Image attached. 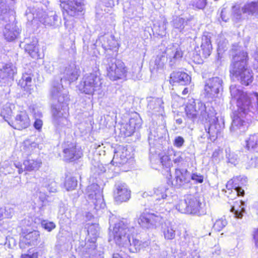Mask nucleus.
I'll list each match as a JSON object with an SVG mask.
<instances>
[{
  "label": "nucleus",
  "instance_id": "obj_21",
  "mask_svg": "<svg viewBox=\"0 0 258 258\" xmlns=\"http://www.w3.org/2000/svg\"><path fill=\"white\" fill-rule=\"evenodd\" d=\"M150 193L151 197H153L157 201L167 199L170 202V199L174 197L171 195V192L169 188L162 185L155 187Z\"/></svg>",
  "mask_w": 258,
  "mask_h": 258
},
{
  "label": "nucleus",
  "instance_id": "obj_4",
  "mask_svg": "<svg viewBox=\"0 0 258 258\" xmlns=\"http://www.w3.org/2000/svg\"><path fill=\"white\" fill-rule=\"evenodd\" d=\"M106 67L107 77L112 81L124 79L126 77L127 70L121 60L113 57H107L103 60Z\"/></svg>",
  "mask_w": 258,
  "mask_h": 258
},
{
  "label": "nucleus",
  "instance_id": "obj_2",
  "mask_svg": "<svg viewBox=\"0 0 258 258\" xmlns=\"http://www.w3.org/2000/svg\"><path fill=\"white\" fill-rule=\"evenodd\" d=\"M247 52H239L233 56L230 68V74L245 86H248L253 81L252 72L247 66Z\"/></svg>",
  "mask_w": 258,
  "mask_h": 258
},
{
  "label": "nucleus",
  "instance_id": "obj_33",
  "mask_svg": "<svg viewBox=\"0 0 258 258\" xmlns=\"http://www.w3.org/2000/svg\"><path fill=\"white\" fill-rule=\"evenodd\" d=\"M246 16V12L244 11V6L240 7L238 5H236L232 7V18L233 21L238 22L244 19Z\"/></svg>",
  "mask_w": 258,
  "mask_h": 258
},
{
  "label": "nucleus",
  "instance_id": "obj_24",
  "mask_svg": "<svg viewBox=\"0 0 258 258\" xmlns=\"http://www.w3.org/2000/svg\"><path fill=\"white\" fill-rule=\"evenodd\" d=\"M141 119L138 118H132L130 119L128 123L124 124L122 128V132L125 136H131L135 131L136 129L141 127Z\"/></svg>",
  "mask_w": 258,
  "mask_h": 258
},
{
  "label": "nucleus",
  "instance_id": "obj_46",
  "mask_svg": "<svg viewBox=\"0 0 258 258\" xmlns=\"http://www.w3.org/2000/svg\"><path fill=\"white\" fill-rule=\"evenodd\" d=\"M77 185V180L74 177H69L66 180L64 186L67 190L74 189Z\"/></svg>",
  "mask_w": 258,
  "mask_h": 258
},
{
  "label": "nucleus",
  "instance_id": "obj_45",
  "mask_svg": "<svg viewBox=\"0 0 258 258\" xmlns=\"http://www.w3.org/2000/svg\"><path fill=\"white\" fill-rule=\"evenodd\" d=\"M226 153V158L228 159V162L236 165L238 162V158L237 155L234 152H232L229 149H227L225 150Z\"/></svg>",
  "mask_w": 258,
  "mask_h": 258
},
{
  "label": "nucleus",
  "instance_id": "obj_32",
  "mask_svg": "<svg viewBox=\"0 0 258 258\" xmlns=\"http://www.w3.org/2000/svg\"><path fill=\"white\" fill-rule=\"evenodd\" d=\"M37 42V40L35 39L33 40L31 43H27L25 46V51L33 58H39Z\"/></svg>",
  "mask_w": 258,
  "mask_h": 258
},
{
  "label": "nucleus",
  "instance_id": "obj_40",
  "mask_svg": "<svg viewBox=\"0 0 258 258\" xmlns=\"http://www.w3.org/2000/svg\"><path fill=\"white\" fill-rule=\"evenodd\" d=\"M14 107V105L10 103H7L3 106L1 110V115L6 121L9 122L7 118H9V117L11 116L12 110Z\"/></svg>",
  "mask_w": 258,
  "mask_h": 258
},
{
  "label": "nucleus",
  "instance_id": "obj_18",
  "mask_svg": "<svg viewBox=\"0 0 258 258\" xmlns=\"http://www.w3.org/2000/svg\"><path fill=\"white\" fill-rule=\"evenodd\" d=\"M9 124L15 129L22 130L27 128L30 124L29 117L25 111H21L16 115L15 120Z\"/></svg>",
  "mask_w": 258,
  "mask_h": 258
},
{
  "label": "nucleus",
  "instance_id": "obj_35",
  "mask_svg": "<svg viewBox=\"0 0 258 258\" xmlns=\"http://www.w3.org/2000/svg\"><path fill=\"white\" fill-rule=\"evenodd\" d=\"M246 148L248 150L258 152V134L249 136L246 140Z\"/></svg>",
  "mask_w": 258,
  "mask_h": 258
},
{
  "label": "nucleus",
  "instance_id": "obj_25",
  "mask_svg": "<svg viewBox=\"0 0 258 258\" xmlns=\"http://www.w3.org/2000/svg\"><path fill=\"white\" fill-rule=\"evenodd\" d=\"M16 73L17 69L12 63L0 64V80L13 77Z\"/></svg>",
  "mask_w": 258,
  "mask_h": 258
},
{
  "label": "nucleus",
  "instance_id": "obj_6",
  "mask_svg": "<svg viewBox=\"0 0 258 258\" xmlns=\"http://www.w3.org/2000/svg\"><path fill=\"white\" fill-rule=\"evenodd\" d=\"M176 209L182 213L203 214L202 204L196 197L188 195L184 200H181L176 206Z\"/></svg>",
  "mask_w": 258,
  "mask_h": 258
},
{
  "label": "nucleus",
  "instance_id": "obj_19",
  "mask_svg": "<svg viewBox=\"0 0 258 258\" xmlns=\"http://www.w3.org/2000/svg\"><path fill=\"white\" fill-rule=\"evenodd\" d=\"M131 197V191L125 183L116 185L114 198L116 202L122 203L127 201Z\"/></svg>",
  "mask_w": 258,
  "mask_h": 258
},
{
  "label": "nucleus",
  "instance_id": "obj_31",
  "mask_svg": "<svg viewBox=\"0 0 258 258\" xmlns=\"http://www.w3.org/2000/svg\"><path fill=\"white\" fill-rule=\"evenodd\" d=\"M150 244L148 241H142L138 239L133 238L132 241L130 240V245L126 246V248L128 249L131 252H136L141 248L146 247Z\"/></svg>",
  "mask_w": 258,
  "mask_h": 258
},
{
  "label": "nucleus",
  "instance_id": "obj_3",
  "mask_svg": "<svg viewBox=\"0 0 258 258\" xmlns=\"http://www.w3.org/2000/svg\"><path fill=\"white\" fill-rule=\"evenodd\" d=\"M131 235V228L125 219L115 223L113 229L109 232L110 238H113L116 245L124 248L130 245Z\"/></svg>",
  "mask_w": 258,
  "mask_h": 258
},
{
  "label": "nucleus",
  "instance_id": "obj_56",
  "mask_svg": "<svg viewBox=\"0 0 258 258\" xmlns=\"http://www.w3.org/2000/svg\"><path fill=\"white\" fill-rule=\"evenodd\" d=\"M173 162L175 163H179L183 160L182 153H175L174 155Z\"/></svg>",
  "mask_w": 258,
  "mask_h": 258
},
{
  "label": "nucleus",
  "instance_id": "obj_34",
  "mask_svg": "<svg viewBox=\"0 0 258 258\" xmlns=\"http://www.w3.org/2000/svg\"><path fill=\"white\" fill-rule=\"evenodd\" d=\"M36 148H38V145L35 142H32L29 140H26L24 141L21 147V151L23 152L24 155H30L33 150Z\"/></svg>",
  "mask_w": 258,
  "mask_h": 258
},
{
  "label": "nucleus",
  "instance_id": "obj_57",
  "mask_svg": "<svg viewBox=\"0 0 258 258\" xmlns=\"http://www.w3.org/2000/svg\"><path fill=\"white\" fill-rule=\"evenodd\" d=\"M184 142V140L183 138L180 136H178L175 139L174 145L178 148H180L183 145Z\"/></svg>",
  "mask_w": 258,
  "mask_h": 258
},
{
  "label": "nucleus",
  "instance_id": "obj_39",
  "mask_svg": "<svg viewBox=\"0 0 258 258\" xmlns=\"http://www.w3.org/2000/svg\"><path fill=\"white\" fill-rule=\"evenodd\" d=\"M101 41L103 47L106 49H112L116 44V41L112 35L102 36Z\"/></svg>",
  "mask_w": 258,
  "mask_h": 258
},
{
  "label": "nucleus",
  "instance_id": "obj_28",
  "mask_svg": "<svg viewBox=\"0 0 258 258\" xmlns=\"http://www.w3.org/2000/svg\"><path fill=\"white\" fill-rule=\"evenodd\" d=\"M161 230L165 239L172 240L175 238V228L171 223H165L163 224Z\"/></svg>",
  "mask_w": 258,
  "mask_h": 258
},
{
  "label": "nucleus",
  "instance_id": "obj_44",
  "mask_svg": "<svg viewBox=\"0 0 258 258\" xmlns=\"http://www.w3.org/2000/svg\"><path fill=\"white\" fill-rule=\"evenodd\" d=\"M163 101L160 98H153L149 100L148 106L151 109H158L162 108Z\"/></svg>",
  "mask_w": 258,
  "mask_h": 258
},
{
  "label": "nucleus",
  "instance_id": "obj_59",
  "mask_svg": "<svg viewBox=\"0 0 258 258\" xmlns=\"http://www.w3.org/2000/svg\"><path fill=\"white\" fill-rule=\"evenodd\" d=\"M253 239L255 246L258 248V228L253 231Z\"/></svg>",
  "mask_w": 258,
  "mask_h": 258
},
{
  "label": "nucleus",
  "instance_id": "obj_58",
  "mask_svg": "<svg viewBox=\"0 0 258 258\" xmlns=\"http://www.w3.org/2000/svg\"><path fill=\"white\" fill-rule=\"evenodd\" d=\"M43 124L42 121L39 119H36L34 123V127L38 131H40Z\"/></svg>",
  "mask_w": 258,
  "mask_h": 258
},
{
  "label": "nucleus",
  "instance_id": "obj_15",
  "mask_svg": "<svg viewBox=\"0 0 258 258\" xmlns=\"http://www.w3.org/2000/svg\"><path fill=\"white\" fill-rule=\"evenodd\" d=\"M222 81L218 77L209 79L206 82L205 91L207 95L211 98L215 97L222 90Z\"/></svg>",
  "mask_w": 258,
  "mask_h": 258
},
{
  "label": "nucleus",
  "instance_id": "obj_53",
  "mask_svg": "<svg viewBox=\"0 0 258 258\" xmlns=\"http://www.w3.org/2000/svg\"><path fill=\"white\" fill-rule=\"evenodd\" d=\"M206 5V0H195L193 6L199 9H203Z\"/></svg>",
  "mask_w": 258,
  "mask_h": 258
},
{
  "label": "nucleus",
  "instance_id": "obj_9",
  "mask_svg": "<svg viewBox=\"0 0 258 258\" xmlns=\"http://www.w3.org/2000/svg\"><path fill=\"white\" fill-rule=\"evenodd\" d=\"M33 19L38 20L40 23L46 26L56 27L61 23V19L55 12L50 11L47 13L42 10L38 9L32 14Z\"/></svg>",
  "mask_w": 258,
  "mask_h": 258
},
{
  "label": "nucleus",
  "instance_id": "obj_41",
  "mask_svg": "<svg viewBox=\"0 0 258 258\" xmlns=\"http://www.w3.org/2000/svg\"><path fill=\"white\" fill-rule=\"evenodd\" d=\"M240 205L237 209H235V206H232L231 208V211L234 213L235 217L238 218H241L243 216V213L245 211L244 205V203L242 201H239Z\"/></svg>",
  "mask_w": 258,
  "mask_h": 258
},
{
  "label": "nucleus",
  "instance_id": "obj_14",
  "mask_svg": "<svg viewBox=\"0 0 258 258\" xmlns=\"http://www.w3.org/2000/svg\"><path fill=\"white\" fill-rule=\"evenodd\" d=\"M60 1L61 7L71 16H75L84 9L81 0H60Z\"/></svg>",
  "mask_w": 258,
  "mask_h": 258
},
{
  "label": "nucleus",
  "instance_id": "obj_60",
  "mask_svg": "<svg viewBox=\"0 0 258 258\" xmlns=\"http://www.w3.org/2000/svg\"><path fill=\"white\" fill-rule=\"evenodd\" d=\"M234 191L236 192L237 196H243L244 195V191L241 187H235L234 188Z\"/></svg>",
  "mask_w": 258,
  "mask_h": 258
},
{
  "label": "nucleus",
  "instance_id": "obj_16",
  "mask_svg": "<svg viewBox=\"0 0 258 258\" xmlns=\"http://www.w3.org/2000/svg\"><path fill=\"white\" fill-rule=\"evenodd\" d=\"M42 164L40 158H33L32 157H28L23 162L24 169L22 168V165L20 163H15L16 167L18 169L19 174L22 173L24 170L28 171L38 170L41 166Z\"/></svg>",
  "mask_w": 258,
  "mask_h": 258
},
{
  "label": "nucleus",
  "instance_id": "obj_29",
  "mask_svg": "<svg viewBox=\"0 0 258 258\" xmlns=\"http://www.w3.org/2000/svg\"><path fill=\"white\" fill-rule=\"evenodd\" d=\"M40 234L37 231H33L26 234L24 238L23 241L29 245H36L39 242Z\"/></svg>",
  "mask_w": 258,
  "mask_h": 258
},
{
  "label": "nucleus",
  "instance_id": "obj_52",
  "mask_svg": "<svg viewBox=\"0 0 258 258\" xmlns=\"http://www.w3.org/2000/svg\"><path fill=\"white\" fill-rule=\"evenodd\" d=\"M190 178L192 180L196 181L198 183H201L203 182L204 177L200 173H194L190 175Z\"/></svg>",
  "mask_w": 258,
  "mask_h": 258
},
{
  "label": "nucleus",
  "instance_id": "obj_61",
  "mask_svg": "<svg viewBox=\"0 0 258 258\" xmlns=\"http://www.w3.org/2000/svg\"><path fill=\"white\" fill-rule=\"evenodd\" d=\"M227 12L225 9H223L221 13V17L223 21L227 22L228 17L226 16Z\"/></svg>",
  "mask_w": 258,
  "mask_h": 258
},
{
  "label": "nucleus",
  "instance_id": "obj_49",
  "mask_svg": "<svg viewBox=\"0 0 258 258\" xmlns=\"http://www.w3.org/2000/svg\"><path fill=\"white\" fill-rule=\"evenodd\" d=\"M99 231V227L98 225L97 224H92L89 226L88 228V234L93 236H96L98 235Z\"/></svg>",
  "mask_w": 258,
  "mask_h": 258
},
{
  "label": "nucleus",
  "instance_id": "obj_43",
  "mask_svg": "<svg viewBox=\"0 0 258 258\" xmlns=\"http://www.w3.org/2000/svg\"><path fill=\"white\" fill-rule=\"evenodd\" d=\"M186 25V21L182 18H176L173 20V27L179 31L182 32L185 26Z\"/></svg>",
  "mask_w": 258,
  "mask_h": 258
},
{
  "label": "nucleus",
  "instance_id": "obj_23",
  "mask_svg": "<svg viewBox=\"0 0 258 258\" xmlns=\"http://www.w3.org/2000/svg\"><path fill=\"white\" fill-rule=\"evenodd\" d=\"M128 151L124 147H120L114 152V154L111 162L116 166L124 164L126 163L128 157Z\"/></svg>",
  "mask_w": 258,
  "mask_h": 258
},
{
  "label": "nucleus",
  "instance_id": "obj_55",
  "mask_svg": "<svg viewBox=\"0 0 258 258\" xmlns=\"http://www.w3.org/2000/svg\"><path fill=\"white\" fill-rule=\"evenodd\" d=\"M21 258H38V252H32L30 251V250H29L28 253L22 254L21 256Z\"/></svg>",
  "mask_w": 258,
  "mask_h": 258
},
{
  "label": "nucleus",
  "instance_id": "obj_26",
  "mask_svg": "<svg viewBox=\"0 0 258 258\" xmlns=\"http://www.w3.org/2000/svg\"><path fill=\"white\" fill-rule=\"evenodd\" d=\"M172 82L178 83L181 85H186L190 83V77L184 72H173L170 75V83Z\"/></svg>",
  "mask_w": 258,
  "mask_h": 258
},
{
  "label": "nucleus",
  "instance_id": "obj_30",
  "mask_svg": "<svg viewBox=\"0 0 258 258\" xmlns=\"http://www.w3.org/2000/svg\"><path fill=\"white\" fill-rule=\"evenodd\" d=\"M165 54L166 55L165 57H167V59H170L171 61L172 59H179L182 56V52L180 48L174 45L167 48Z\"/></svg>",
  "mask_w": 258,
  "mask_h": 258
},
{
  "label": "nucleus",
  "instance_id": "obj_8",
  "mask_svg": "<svg viewBox=\"0 0 258 258\" xmlns=\"http://www.w3.org/2000/svg\"><path fill=\"white\" fill-rule=\"evenodd\" d=\"M52 123L57 130H62L69 127L71 122L68 119L67 106H55L52 109Z\"/></svg>",
  "mask_w": 258,
  "mask_h": 258
},
{
  "label": "nucleus",
  "instance_id": "obj_37",
  "mask_svg": "<svg viewBox=\"0 0 258 258\" xmlns=\"http://www.w3.org/2000/svg\"><path fill=\"white\" fill-rule=\"evenodd\" d=\"M244 11L247 15H258V1H253L244 5Z\"/></svg>",
  "mask_w": 258,
  "mask_h": 258
},
{
  "label": "nucleus",
  "instance_id": "obj_17",
  "mask_svg": "<svg viewBox=\"0 0 258 258\" xmlns=\"http://www.w3.org/2000/svg\"><path fill=\"white\" fill-rule=\"evenodd\" d=\"M190 179V174L187 169L176 168L172 184L176 187H180L188 183Z\"/></svg>",
  "mask_w": 258,
  "mask_h": 258
},
{
  "label": "nucleus",
  "instance_id": "obj_62",
  "mask_svg": "<svg viewBox=\"0 0 258 258\" xmlns=\"http://www.w3.org/2000/svg\"><path fill=\"white\" fill-rule=\"evenodd\" d=\"M222 153V150H221L220 149H216L213 153V155H212V156L214 158H218L219 155Z\"/></svg>",
  "mask_w": 258,
  "mask_h": 258
},
{
  "label": "nucleus",
  "instance_id": "obj_27",
  "mask_svg": "<svg viewBox=\"0 0 258 258\" xmlns=\"http://www.w3.org/2000/svg\"><path fill=\"white\" fill-rule=\"evenodd\" d=\"M63 74L64 79L68 80L70 82H73L78 79L79 69L74 64L69 65L65 68Z\"/></svg>",
  "mask_w": 258,
  "mask_h": 258
},
{
  "label": "nucleus",
  "instance_id": "obj_1",
  "mask_svg": "<svg viewBox=\"0 0 258 258\" xmlns=\"http://www.w3.org/2000/svg\"><path fill=\"white\" fill-rule=\"evenodd\" d=\"M230 91L232 99L237 101L238 107V114L234 116L230 127L231 131L235 132L243 126L247 127L248 122L242 118L245 117L249 120L248 117L258 114V93L247 94L233 85L230 86Z\"/></svg>",
  "mask_w": 258,
  "mask_h": 258
},
{
  "label": "nucleus",
  "instance_id": "obj_20",
  "mask_svg": "<svg viewBox=\"0 0 258 258\" xmlns=\"http://www.w3.org/2000/svg\"><path fill=\"white\" fill-rule=\"evenodd\" d=\"M20 30L14 22L7 24L4 29L5 38L8 41L15 40L19 35Z\"/></svg>",
  "mask_w": 258,
  "mask_h": 258
},
{
  "label": "nucleus",
  "instance_id": "obj_12",
  "mask_svg": "<svg viewBox=\"0 0 258 258\" xmlns=\"http://www.w3.org/2000/svg\"><path fill=\"white\" fill-rule=\"evenodd\" d=\"M162 219V217L159 213L145 212L141 214L138 221L143 228L150 229L155 227L161 222Z\"/></svg>",
  "mask_w": 258,
  "mask_h": 258
},
{
  "label": "nucleus",
  "instance_id": "obj_63",
  "mask_svg": "<svg viewBox=\"0 0 258 258\" xmlns=\"http://www.w3.org/2000/svg\"><path fill=\"white\" fill-rule=\"evenodd\" d=\"M170 255L168 254V252L166 250H162L160 252V255L159 258H170Z\"/></svg>",
  "mask_w": 258,
  "mask_h": 258
},
{
  "label": "nucleus",
  "instance_id": "obj_47",
  "mask_svg": "<svg viewBox=\"0 0 258 258\" xmlns=\"http://www.w3.org/2000/svg\"><path fill=\"white\" fill-rule=\"evenodd\" d=\"M32 83V78L30 75L24 74L22 77L21 80H20V83L21 84L22 87L28 89V87L31 86Z\"/></svg>",
  "mask_w": 258,
  "mask_h": 258
},
{
  "label": "nucleus",
  "instance_id": "obj_5",
  "mask_svg": "<svg viewBox=\"0 0 258 258\" xmlns=\"http://www.w3.org/2000/svg\"><path fill=\"white\" fill-rule=\"evenodd\" d=\"M102 79L97 73L85 75L78 86L79 90L82 93L92 95L102 88Z\"/></svg>",
  "mask_w": 258,
  "mask_h": 258
},
{
  "label": "nucleus",
  "instance_id": "obj_50",
  "mask_svg": "<svg viewBox=\"0 0 258 258\" xmlns=\"http://www.w3.org/2000/svg\"><path fill=\"white\" fill-rule=\"evenodd\" d=\"M41 225L43 228L48 231H51L55 227V225L53 222H48L46 221H43L41 222Z\"/></svg>",
  "mask_w": 258,
  "mask_h": 258
},
{
  "label": "nucleus",
  "instance_id": "obj_48",
  "mask_svg": "<svg viewBox=\"0 0 258 258\" xmlns=\"http://www.w3.org/2000/svg\"><path fill=\"white\" fill-rule=\"evenodd\" d=\"M166 61L167 57L164 54L158 55L155 60V64L157 66V69L163 68Z\"/></svg>",
  "mask_w": 258,
  "mask_h": 258
},
{
  "label": "nucleus",
  "instance_id": "obj_64",
  "mask_svg": "<svg viewBox=\"0 0 258 258\" xmlns=\"http://www.w3.org/2000/svg\"><path fill=\"white\" fill-rule=\"evenodd\" d=\"M4 210L3 207H0V219L4 218Z\"/></svg>",
  "mask_w": 258,
  "mask_h": 258
},
{
  "label": "nucleus",
  "instance_id": "obj_54",
  "mask_svg": "<svg viewBox=\"0 0 258 258\" xmlns=\"http://www.w3.org/2000/svg\"><path fill=\"white\" fill-rule=\"evenodd\" d=\"M160 162L163 166L166 167H169L171 165L170 160L169 157L167 155L163 156L160 158Z\"/></svg>",
  "mask_w": 258,
  "mask_h": 258
},
{
  "label": "nucleus",
  "instance_id": "obj_22",
  "mask_svg": "<svg viewBox=\"0 0 258 258\" xmlns=\"http://www.w3.org/2000/svg\"><path fill=\"white\" fill-rule=\"evenodd\" d=\"M64 159L67 161H74L81 157L82 152L76 148V146L71 144L69 147L63 150Z\"/></svg>",
  "mask_w": 258,
  "mask_h": 258
},
{
  "label": "nucleus",
  "instance_id": "obj_38",
  "mask_svg": "<svg viewBox=\"0 0 258 258\" xmlns=\"http://www.w3.org/2000/svg\"><path fill=\"white\" fill-rule=\"evenodd\" d=\"M201 48L206 56H209L210 55L212 50V44L210 38L207 35H204L202 37Z\"/></svg>",
  "mask_w": 258,
  "mask_h": 258
},
{
  "label": "nucleus",
  "instance_id": "obj_10",
  "mask_svg": "<svg viewBox=\"0 0 258 258\" xmlns=\"http://www.w3.org/2000/svg\"><path fill=\"white\" fill-rule=\"evenodd\" d=\"M210 112H208L207 118L208 122L210 123L208 129L206 128L207 132L208 138L212 141H214L223 129V126L218 121V118L216 116V113L213 109H209Z\"/></svg>",
  "mask_w": 258,
  "mask_h": 258
},
{
  "label": "nucleus",
  "instance_id": "obj_7",
  "mask_svg": "<svg viewBox=\"0 0 258 258\" xmlns=\"http://www.w3.org/2000/svg\"><path fill=\"white\" fill-rule=\"evenodd\" d=\"M185 111L186 116L191 119H195L197 117L202 119H207V112L205 105L199 100H196L192 98L188 100L187 103Z\"/></svg>",
  "mask_w": 258,
  "mask_h": 258
},
{
  "label": "nucleus",
  "instance_id": "obj_36",
  "mask_svg": "<svg viewBox=\"0 0 258 258\" xmlns=\"http://www.w3.org/2000/svg\"><path fill=\"white\" fill-rule=\"evenodd\" d=\"M41 184L50 192H56L57 191V184L52 178L47 177L43 178L42 179Z\"/></svg>",
  "mask_w": 258,
  "mask_h": 258
},
{
  "label": "nucleus",
  "instance_id": "obj_51",
  "mask_svg": "<svg viewBox=\"0 0 258 258\" xmlns=\"http://www.w3.org/2000/svg\"><path fill=\"white\" fill-rule=\"evenodd\" d=\"M4 218H10L14 214V209L10 206H8L4 208Z\"/></svg>",
  "mask_w": 258,
  "mask_h": 258
},
{
  "label": "nucleus",
  "instance_id": "obj_42",
  "mask_svg": "<svg viewBox=\"0 0 258 258\" xmlns=\"http://www.w3.org/2000/svg\"><path fill=\"white\" fill-rule=\"evenodd\" d=\"M227 224V222L224 217L217 219L213 225L214 230L217 231H221Z\"/></svg>",
  "mask_w": 258,
  "mask_h": 258
},
{
  "label": "nucleus",
  "instance_id": "obj_13",
  "mask_svg": "<svg viewBox=\"0 0 258 258\" xmlns=\"http://www.w3.org/2000/svg\"><path fill=\"white\" fill-rule=\"evenodd\" d=\"M87 190L88 198L92 201L95 208L97 210L103 208L105 204L100 186L97 184H92L87 187Z\"/></svg>",
  "mask_w": 258,
  "mask_h": 258
},
{
  "label": "nucleus",
  "instance_id": "obj_11",
  "mask_svg": "<svg viewBox=\"0 0 258 258\" xmlns=\"http://www.w3.org/2000/svg\"><path fill=\"white\" fill-rule=\"evenodd\" d=\"M62 79H58L52 83L50 93L53 99L61 103H66L69 100V97L67 89L64 88L61 84Z\"/></svg>",
  "mask_w": 258,
  "mask_h": 258
}]
</instances>
